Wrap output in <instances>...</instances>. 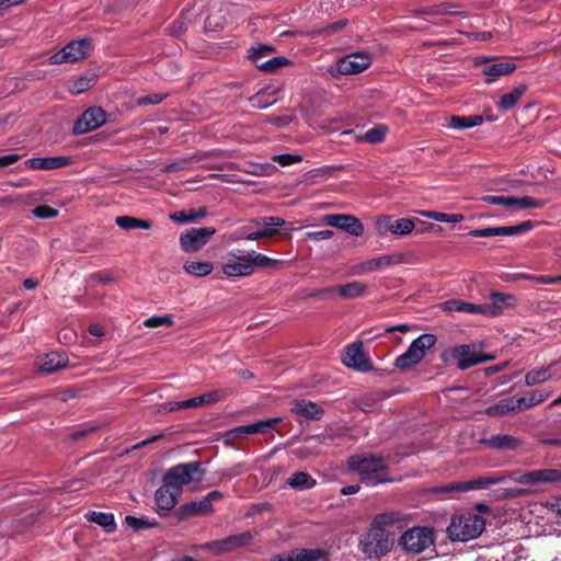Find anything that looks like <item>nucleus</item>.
<instances>
[{
    "label": "nucleus",
    "instance_id": "nucleus-5",
    "mask_svg": "<svg viewBox=\"0 0 561 561\" xmlns=\"http://www.w3.org/2000/svg\"><path fill=\"white\" fill-rule=\"evenodd\" d=\"M394 541V533H385L370 527L360 540V548L368 558H379L391 550Z\"/></svg>",
    "mask_w": 561,
    "mask_h": 561
},
{
    "label": "nucleus",
    "instance_id": "nucleus-43",
    "mask_svg": "<svg viewBox=\"0 0 561 561\" xmlns=\"http://www.w3.org/2000/svg\"><path fill=\"white\" fill-rule=\"evenodd\" d=\"M514 279H527L533 280L539 284L554 285L561 283V274L558 276H542V275H533L526 273H517L513 276Z\"/></svg>",
    "mask_w": 561,
    "mask_h": 561
},
{
    "label": "nucleus",
    "instance_id": "nucleus-7",
    "mask_svg": "<svg viewBox=\"0 0 561 561\" xmlns=\"http://www.w3.org/2000/svg\"><path fill=\"white\" fill-rule=\"evenodd\" d=\"M433 542V531L427 527H414L405 531L400 538L402 548L411 553H420Z\"/></svg>",
    "mask_w": 561,
    "mask_h": 561
},
{
    "label": "nucleus",
    "instance_id": "nucleus-9",
    "mask_svg": "<svg viewBox=\"0 0 561 561\" xmlns=\"http://www.w3.org/2000/svg\"><path fill=\"white\" fill-rule=\"evenodd\" d=\"M282 422L280 417L262 420L252 424L240 425L228 430L225 433L226 442L240 439L254 434H265Z\"/></svg>",
    "mask_w": 561,
    "mask_h": 561
},
{
    "label": "nucleus",
    "instance_id": "nucleus-8",
    "mask_svg": "<svg viewBox=\"0 0 561 561\" xmlns=\"http://www.w3.org/2000/svg\"><path fill=\"white\" fill-rule=\"evenodd\" d=\"M222 273L227 277H245L253 273L248 251L232 250L222 265Z\"/></svg>",
    "mask_w": 561,
    "mask_h": 561
},
{
    "label": "nucleus",
    "instance_id": "nucleus-53",
    "mask_svg": "<svg viewBox=\"0 0 561 561\" xmlns=\"http://www.w3.org/2000/svg\"><path fill=\"white\" fill-rule=\"evenodd\" d=\"M125 523L127 524V526L138 530V529H145V528H150L154 525V523L152 522H149L148 519H145V518H138V517H134V516H126L125 517Z\"/></svg>",
    "mask_w": 561,
    "mask_h": 561
},
{
    "label": "nucleus",
    "instance_id": "nucleus-50",
    "mask_svg": "<svg viewBox=\"0 0 561 561\" xmlns=\"http://www.w3.org/2000/svg\"><path fill=\"white\" fill-rule=\"evenodd\" d=\"M95 83V78L91 77H81L79 78L72 85V93L80 94L88 89H90Z\"/></svg>",
    "mask_w": 561,
    "mask_h": 561
},
{
    "label": "nucleus",
    "instance_id": "nucleus-16",
    "mask_svg": "<svg viewBox=\"0 0 561 561\" xmlns=\"http://www.w3.org/2000/svg\"><path fill=\"white\" fill-rule=\"evenodd\" d=\"M181 490L173 488L165 479L162 485L156 491L154 500L159 513L167 514L171 511L181 495Z\"/></svg>",
    "mask_w": 561,
    "mask_h": 561
},
{
    "label": "nucleus",
    "instance_id": "nucleus-11",
    "mask_svg": "<svg viewBox=\"0 0 561 561\" xmlns=\"http://www.w3.org/2000/svg\"><path fill=\"white\" fill-rule=\"evenodd\" d=\"M106 122V113L99 106H91L83 112L73 125V134L82 135L98 129Z\"/></svg>",
    "mask_w": 561,
    "mask_h": 561
},
{
    "label": "nucleus",
    "instance_id": "nucleus-57",
    "mask_svg": "<svg viewBox=\"0 0 561 561\" xmlns=\"http://www.w3.org/2000/svg\"><path fill=\"white\" fill-rule=\"evenodd\" d=\"M259 225H261V228H273L277 226H283L285 224V220L280 217H264L260 221H257Z\"/></svg>",
    "mask_w": 561,
    "mask_h": 561
},
{
    "label": "nucleus",
    "instance_id": "nucleus-12",
    "mask_svg": "<svg viewBox=\"0 0 561 561\" xmlns=\"http://www.w3.org/2000/svg\"><path fill=\"white\" fill-rule=\"evenodd\" d=\"M214 228H192L180 236V244L184 252H196L201 250L208 241V239L215 234Z\"/></svg>",
    "mask_w": 561,
    "mask_h": 561
},
{
    "label": "nucleus",
    "instance_id": "nucleus-2",
    "mask_svg": "<svg viewBox=\"0 0 561 561\" xmlns=\"http://www.w3.org/2000/svg\"><path fill=\"white\" fill-rule=\"evenodd\" d=\"M348 469L356 472L360 481L367 485L375 486L380 483L392 481L385 477L387 465L382 457L376 455H355L347 460Z\"/></svg>",
    "mask_w": 561,
    "mask_h": 561
},
{
    "label": "nucleus",
    "instance_id": "nucleus-30",
    "mask_svg": "<svg viewBox=\"0 0 561 561\" xmlns=\"http://www.w3.org/2000/svg\"><path fill=\"white\" fill-rule=\"evenodd\" d=\"M286 483L294 490L302 491L312 489L317 481L307 472H295L289 477Z\"/></svg>",
    "mask_w": 561,
    "mask_h": 561
},
{
    "label": "nucleus",
    "instance_id": "nucleus-48",
    "mask_svg": "<svg viewBox=\"0 0 561 561\" xmlns=\"http://www.w3.org/2000/svg\"><path fill=\"white\" fill-rule=\"evenodd\" d=\"M173 323V317L170 314L153 316L144 321V325L147 328H158L162 325L171 327Z\"/></svg>",
    "mask_w": 561,
    "mask_h": 561
},
{
    "label": "nucleus",
    "instance_id": "nucleus-60",
    "mask_svg": "<svg viewBox=\"0 0 561 561\" xmlns=\"http://www.w3.org/2000/svg\"><path fill=\"white\" fill-rule=\"evenodd\" d=\"M272 48L266 45H259L250 49V58L257 64L259 59L270 53Z\"/></svg>",
    "mask_w": 561,
    "mask_h": 561
},
{
    "label": "nucleus",
    "instance_id": "nucleus-34",
    "mask_svg": "<svg viewBox=\"0 0 561 561\" xmlns=\"http://www.w3.org/2000/svg\"><path fill=\"white\" fill-rule=\"evenodd\" d=\"M483 117L480 115L471 116H451L449 118V127L454 129H467L481 125Z\"/></svg>",
    "mask_w": 561,
    "mask_h": 561
},
{
    "label": "nucleus",
    "instance_id": "nucleus-24",
    "mask_svg": "<svg viewBox=\"0 0 561 561\" xmlns=\"http://www.w3.org/2000/svg\"><path fill=\"white\" fill-rule=\"evenodd\" d=\"M440 308L445 312H463V313H478L483 314V305L466 302L459 299H450L444 301Z\"/></svg>",
    "mask_w": 561,
    "mask_h": 561
},
{
    "label": "nucleus",
    "instance_id": "nucleus-18",
    "mask_svg": "<svg viewBox=\"0 0 561 561\" xmlns=\"http://www.w3.org/2000/svg\"><path fill=\"white\" fill-rule=\"evenodd\" d=\"M491 304L483 305L484 316L496 317L503 313L506 308L513 307L515 304V297L511 294H504L493 291L490 295Z\"/></svg>",
    "mask_w": 561,
    "mask_h": 561
},
{
    "label": "nucleus",
    "instance_id": "nucleus-54",
    "mask_svg": "<svg viewBox=\"0 0 561 561\" xmlns=\"http://www.w3.org/2000/svg\"><path fill=\"white\" fill-rule=\"evenodd\" d=\"M33 215L37 218L49 219L58 215V210L47 205H39L32 210Z\"/></svg>",
    "mask_w": 561,
    "mask_h": 561
},
{
    "label": "nucleus",
    "instance_id": "nucleus-37",
    "mask_svg": "<svg viewBox=\"0 0 561 561\" xmlns=\"http://www.w3.org/2000/svg\"><path fill=\"white\" fill-rule=\"evenodd\" d=\"M516 65L508 61L493 62L483 67V73L486 77H501L513 72Z\"/></svg>",
    "mask_w": 561,
    "mask_h": 561
},
{
    "label": "nucleus",
    "instance_id": "nucleus-63",
    "mask_svg": "<svg viewBox=\"0 0 561 561\" xmlns=\"http://www.w3.org/2000/svg\"><path fill=\"white\" fill-rule=\"evenodd\" d=\"M222 394L224 392L219 390L207 392L202 394V401L204 404H211L217 402L222 397Z\"/></svg>",
    "mask_w": 561,
    "mask_h": 561
},
{
    "label": "nucleus",
    "instance_id": "nucleus-44",
    "mask_svg": "<svg viewBox=\"0 0 561 561\" xmlns=\"http://www.w3.org/2000/svg\"><path fill=\"white\" fill-rule=\"evenodd\" d=\"M387 130V127L383 125L376 126L365 131L359 139L368 144H378L385 139Z\"/></svg>",
    "mask_w": 561,
    "mask_h": 561
},
{
    "label": "nucleus",
    "instance_id": "nucleus-58",
    "mask_svg": "<svg viewBox=\"0 0 561 561\" xmlns=\"http://www.w3.org/2000/svg\"><path fill=\"white\" fill-rule=\"evenodd\" d=\"M334 232L332 230L311 231L306 233L307 240L321 241L332 238Z\"/></svg>",
    "mask_w": 561,
    "mask_h": 561
},
{
    "label": "nucleus",
    "instance_id": "nucleus-40",
    "mask_svg": "<svg viewBox=\"0 0 561 561\" xmlns=\"http://www.w3.org/2000/svg\"><path fill=\"white\" fill-rule=\"evenodd\" d=\"M526 92L525 85H519L512 90L508 93H505L499 103V108L501 111H508L511 110L517 101L520 99V96Z\"/></svg>",
    "mask_w": 561,
    "mask_h": 561
},
{
    "label": "nucleus",
    "instance_id": "nucleus-1",
    "mask_svg": "<svg viewBox=\"0 0 561 561\" xmlns=\"http://www.w3.org/2000/svg\"><path fill=\"white\" fill-rule=\"evenodd\" d=\"M514 481L525 485H537L543 483H557L561 481V469L545 468L526 472L515 470L510 474L495 473L492 476L479 477L477 479L465 482H451L440 486H434L430 491L432 493L451 494L455 492H467L471 490H483L491 485ZM451 497V495H448Z\"/></svg>",
    "mask_w": 561,
    "mask_h": 561
},
{
    "label": "nucleus",
    "instance_id": "nucleus-61",
    "mask_svg": "<svg viewBox=\"0 0 561 561\" xmlns=\"http://www.w3.org/2000/svg\"><path fill=\"white\" fill-rule=\"evenodd\" d=\"M164 96L162 94L153 93L138 99V104L142 106L150 104H159L160 102H162Z\"/></svg>",
    "mask_w": 561,
    "mask_h": 561
},
{
    "label": "nucleus",
    "instance_id": "nucleus-52",
    "mask_svg": "<svg viewBox=\"0 0 561 561\" xmlns=\"http://www.w3.org/2000/svg\"><path fill=\"white\" fill-rule=\"evenodd\" d=\"M393 228V219L391 216L383 215L377 218L376 220V229L380 234H385L387 232L392 233Z\"/></svg>",
    "mask_w": 561,
    "mask_h": 561
},
{
    "label": "nucleus",
    "instance_id": "nucleus-55",
    "mask_svg": "<svg viewBox=\"0 0 561 561\" xmlns=\"http://www.w3.org/2000/svg\"><path fill=\"white\" fill-rule=\"evenodd\" d=\"M481 201L492 205H501L506 208H508V203L511 202L508 196L504 195H484L481 197Z\"/></svg>",
    "mask_w": 561,
    "mask_h": 561
},
{
    "label": "nucleus",
    "instance_id": "nucleus-29",
    "mask_svg": "<svg viewBox=\"0 0 561 561\" xmlns=\"http://www.w3.org/2000/svg\"><path fill=\"white\" fill-rule=\"evenodd\" d=\"M517 404V399L506 398L486 408L485 412L490 416L505 415L512 412L519 411Z\"/></svg>",
    "mask_w": 561,
    "mask_h": 561
},
{
    "label": "nucleus",
    "instance_id": "nucleus-38",
    "mask_svg": "<svg viewBox=\"0 0 561 561\" xmlns=\"http://www.w3.org/2000/svg\"><path fill=\"white\" fill-rule=\"evenodd\" d=\"M115 224L121 228L125 230H131V229H150L151 228V221L144 220L130 216H119L116 217Z\"/></svg>",
    "mask_w": 561,
    "mask_h": 561
},
{
    "label": "nucleus",
    "instance_id": "nucleus-49",
    "mask_svg": "<svg viewBox=\"0 0 561 561\" xmlns=\"http://www.w3.org/2000/svg\"><path fill=\"white\" fill-rule=\"evenodd\" d=\"M286 64L287 59L282 57H274L265 62L257 64L256 67L266 72H274Z\"/></svg>",
    "mask_w": 561,
    "mask_h": 561
},
{
    "label": "nucleus",
    "instance_id": "nucleus-23",
    "mask_svg": "<svg viewBox=\"0 0 561 561\" xmlns=\"http://www.w3.org/2000/svg\"><path fill=\"white\" fill-rule=\"evenodd\" d=\"M25 165L34 170H55L65 167L69 163V158L66 157H47V158H31L27 159Z\"/></svg>",
    "mask_w": 561,
    "mask_h": 561
},
{
    "label": "nucleus",
    "instance_id": "nucleus-27",
    "mask_svg": "<svg viewBox=\"0 0 561 561\" xmlns=\"http://www.w3.org/2000/svg\"><path fill=\"white\" fill-rule=\"evenodd\" d=\"M423 358L424 357L417 350L416 344L412 342L408 350L396 358L394 366L399 369H407L419 364Z\"/></svg>",
    "mask_w": 561,
    "mask_h": 561
},
{
    "label": "nucleus",
    "instance_id": "nucleus-17",
    "mask_svg": "<svg viewBox=\"0 0 561 561\" xmlns=\"http://www.w3.org/2000/svg\"><path fill=\"white\" fill-rule=\"evenodd\" d=\"M343 364L359 371H369L373 366L362 350V343H353L347 346L343 357Z\"/></svg>",
    "mask_w": 561,
    "mask_h": 561
},
{
    "label": "nucleus",
    "instance_id": "nucleus-3",
    "mask_svg": "<svg viewBox=\"0 0 561 561\" xmlns=\"http://www.w3.org/2000/svg\"><path fill=\"white\" fill-rule=\"evenodd\" d=\"M485 528V520L476 513H463L451 518L447 534L453 541H469L479 537Z\"/></svg>",
    "mask_w": 561,
    "mask_h": 561
},
{
    "label": "nucleus",
    "instance_id": "nucleus-51",
    "mask_svg": "<svg viewBox=\"0 0 561 561\" xmlns=\"http://www.w3.org/2000/svg\"><path fill=\"white\" fill-rule=\"evenodd\" d=\"M272 160L280 164L282 167L291 165L302 161L301 156L291 153L275 154Z\"/></svg>",
    "mask_w": 561,
    "mask_h": 561
},
{
    "label": "nucleus",
    "instance_id": "nucleus-41",
    "mask_svg": "<svg viewBox=\"0 0 561 561\" xmlns=\"http://www.w3.org/2000/svg\"><path fill=\"white\" fill-rule=\"evenodd\" d=\"M508 199L511 201L508 203V208L517 207L519 209H526V208H540L543 206V202L533 198V197H529V196H522V197L508 196Z\"/></svg>",
    "mask_w": 561,
    "mask_h": 561
},
{
    "label": "nucleus",
    "instance_id": "nucleus-32",
    "mask_svg": "<svg viewBox=\"0 0 561 561\" xmlns=\"http://www.w3.org/2000/svg\"><path fill=\"white\" fill-rule=\"evenodd\" d=\"M85 517L89 522L102 526L106 530V533H113L116 528L114 515L111 513L92 511L87 513Z\"/></svg>",
    "mask_w": 561,
    "mask_h": 561
},
{
    "label": "nucleus",
    "instance_id": "nucleus-6",
    "mask_svg": "<svg viewBox=\"0 0 561 561\" xmlns=\"http://www.w3.org/2000/svg\"><path fill=\"white\" fill-rule=\"evenodd\" d=\"M92 49V44L88 38H81L68 43L61 50L51 55L48 59L50 65L66 62H76L85 58Z\"/></svg>",
    "mask_w": 561,
    "mask_h": 561
},
{
    "label": "nucleus",
    "instance_id": "nucleus-36",
    "mask_svg": "<svg viewBox=\"0 0 561 561\" xmlns=\"http://www.w3.org/2000/svg\"><path fill=\"white\" fill-rule=\"evenodd\" d=\"M248 254L253 271L255 270V267L277 268L279 265H282V261L271 259L262 253L255 252L254 250L248 251Z\"/></svg>",
    "mask_w": 561,
    "mask_h": 561
},
{
    "label": "nucleus",
    "instance_id": "nucleus-56",
    "mask_svg": "<svg viewBox=\"0 0 561 561\" xmlns=\"http://www.w3.org/2000/svg\"><path fill=\"white\" fill-rule=\"evenodd\" d=\"M469 236L474 238H490L499 236L497 227H489L482 229H473L469 232Z\"/></svg>",
    "mask_w": 561,
    "mask_h": 561
},
{
    "label": "nucleus",
    "instance_id": "nucleus-26",
    "mask_svg": "<svg viewBox=\"0 0 561 561\" xmlns=\"http://www.w3.org/2000/svg\"><path fill=\"white\" fill-rule=\"evenodd\" d=\"M484 444L499 450H515L520 446V440L513 435L499 434L486 438Z\"/></svg>",
    "mask_w": 561,
    "mask_h": 561
},
{
    "label": "nucleus",
    "instance_id": "nucleus-10",
    "mask_svg": "<svg viewBox=\"0 0 561 561\" xmlns=\"http://www.w3.org/2000/svg\"><path fill=\"white\" fill-rule=\"evenodd\" d=\"M371 64V58L369 55L364 53H354L347 56L340 58L334 67V70L331 69L330 72L333 75L336 71L340 75H356L366 70Z\"/></svg>",
    "mask_w": 561,
    "mask_h": 561
},
{
    "label": "nucleus",
    "instance_id": "nucleus-64",
    "mask_svg": "<svg viewBox=\"0 0 561 561\" xmlns=\"http://www.w3.org/2000/svg\"><path fill=\"white\" fill-rule=\"evenodd\" d=\"M20 158H21V156L18 154V153H10V154H5V156H0V168H4V167H8L10 164H13L16 161H19Z\"/></svg>",
    "mask_w": 561,
    "mask_h": 561
},
{
    "label": "nucleus",
    "instance_id": "nucleus-22",
    "mask_svg": "<svg viewBox=\"0 0 561 561\" xmlns=\"http://www.w3.org/2000/svg\"><path fill=\"white\" fill-rule=\"evenodd\" d=\"M68 363V358L65 355H61L57 352H51L41 356L37 359V367L41 371L46 374H51L62 367H65Z\"/></svg>",
    "mask_w": 561,
    "mask_h": 561
},
{
    "label": "nucleus",
    "instance_id": "nucleus-62",
    "mask_svg": "<svg viewBox=\"0 0 561 561\" xmlns=\"http://www.w3.org/2000/svg\"><path fill=\"white\" fill-rule=\"evenodd\" d=\"M248 470H250V468L247 467L245 463L240 462L233 466L229 471L225 472L224 477L227 479H232L233 477H237Z\"/></svg>",
    "mask_w": 561,
    "mask_h": 561
},
{
    "label": "nucleus",
    "instance_id": "nucleus-15",
    "mask_svg": "<svg viewBox=\"0 0 561 561\" xmlns=\"http://www.w3.org/2000/svg\"><path fill=\"white\" fill-rule=\"evenodd\" d=\"M561 378V360L551 363L546 367H535L528 370L525 375V385L534 387L541 385L551 379Z\"/></svg>",
    "mask_w": 561,
    "mask_h": 561
},
{
    "label": "nucleus",
    "instance_id": "nucleus-39",
    "mask_svg": "<svg viewBox=\"0 0 561 561\" xmlns=\"http://www.w3.org/2000/svg\"><path fill=\"white\" fill-rule=\"evenodd\" d=\"M183 268L190 275L203 277L211 273L214 266L210 262L186 261Z\"/></svg>",
    "mask_w": 561,
    "mask_h": 561
},
{
    "label": "nucleus",
    "instance_id": "nucleus-19",
    "mask_svg": "<svg viewBox=\"0 0 561 561\" xmlns=\"http://www.w3.org/2000/svg\"><path fill=\"white\" fill-rule=\"evenodd\" d=\"M393 261V256L391 255H382L379 257L369 259L358 264L352 265L348 270V275L359 276L370 272L379 271L386 266L391 265Z\"/></svg>",
    "mask_w": 561,
    "mask_h": 561
},
{
    "label": "nucleus",
    "instance_id": "nucleus-33",
    "mask_svg": "<svg viewBox=\"0 0 561 561\" xmlns=\"http://www.w3.org/2000/svg\"><path fill=\"white\" fill-rule=\"evenodd\" d=\"M549 394L550 393L545 390H534L529 392L528 396L518 398L517 407L519 408V411L529 409L543 402L549 397Z\"/></svg>",
    "mask_w": 561,
    "mask_h": 561
},
{
    "label": "nucleus",
    "instance_id": "nucleus-59",
    "mask_svg": "<svg viewBox=\"0 0 561 561\" xmlns=\"http://www.w3.org/2000/svg\"><path fill=\"white\" fill-rule=\"evenodd\" d=\"M276 233H277L276 229H273V228H260L257 231L249 233L245 237V239L254 241V240H257L260 238L274 236Z\"/></svg>",
    "mask_w": 561,
    "mask_h": 561
},
{
    "label": "nucleus",
    "instance_id": "nucleus-14",
    "mask_svg": "<svg viewBox=\"0 0 561 561\" xmlns=\"http://www.w3.org/2000/svg\"><path fill=\"white\" fill-rule=\"evenodd\" d=\"M323 224L330 227L339 228L354 237L364 233V226L355 216L346 214H331L323 217Z\"/></svg>",
    "mask_w": 561,
    "mask_h": 561
},
{
    "label": "nucleus",
    "instance_id": "nucleus-45",
    "mask_svg": "<svg viewBox=\"0 0 561 561\" xmlns=\"http://www.w3.org/2000/svg\"><path fill=\"white\" fill-rule=\"evenodd\" d=\"M296 554V561H325L327 553L321 549H302Z\"/></svg>",
    "mask_w": 561,
    "mask_h": 561
},
{
    "label": "nucleus",
    "instance_id": "nucleus-4",
    "mask_svg": "<svg viewBox=\"0 0 561 561\" xmlns=\"http://www.w3.org/2000/svg\"><path fill=\"white\" fill-rule=\"evenodd\" d=\"M205 470L198 461H191L176 465L170 468L163 479L168 481L173 488L181 490L184 485L190 483H198L203 480Z\"/></svg>",
    "mask_w": 561,
    "mask_h": 561
},
{
    "label": "nucleus",
    "instance_id": "nucleus-21",
    "mask_svg": "<svg viewBox=\"0 0 561 561\" xmlns=\"http://www.w3.org/2000/svg\"><path fill=\"white\" fill-rule=\"evenodd\" d=\"M290 410L300 419L308 421L320 420L324 414V410L319 404L306 399L293 401Z\"/></svg>",
    "mask_w": 561,
    "mask_h": 561
},
{
    "label": "nucleus",
    "instance_id": "nucleus-28",
    "mask_svg": "<svg viewBox=\"0 0 561 561\" xmlns=\"http://www.w3.org/2000/svg\"><path fill=\"white\" fill-rule=\"evenodd\" d=\"M366 284L353 280L344 285H336L335 289L337 293V296L344 299H355L360 296H363L366 291Z\"/></svg>",
    "mask_w": 561,
    "mask_h": 561
},
{
    "label": "nucleus",
    "instance_id": "nucleus-35",
    "mask_svg": "<svg viewBox=\"0 0 561 561\" xmlns=\"http://www.w3.org/2000/svg\"><path fill=\"white\" fill-rule=\"evenodd\" d=\"M455 357L458 358V367L460 369H467L480 362L481 358L470 355V347L468 345H460L455 350Z\"/></svg>",
    "mask_w": 561,
    "mask_h": 561
},
{
    "label": "nucleus",
    "instance_id": "nucleus-31",
    "mask_svg": "<svg viewBox=\"0 0 561 561\" xmlns=\"http://www.w3.org/2000/svg\"><path fill=\"white\" fill-rule=\"evenodd\" d=\"M206 215V208L199 207L198 209L191 208L188 210H180L172 213L170 215V219L178 224H188L194 222L199 218H204Z\"/></svg>",
    "mask_w": 561,
    "mask_h": 561
},
{
    "label": "nucleus",
    "instance_id": "nucleus-42",
    "mask_svg": "<svg viewBox=\"0 0 561 561\" xmlns=\"http://www.w3.org/2000/svg\"><path fill=\"white\" fill-rule=\"evenodd\" d=\"M421 215H423L426 218H431L436 221H439V222L457 224L463 219V216L461 214H447V213L431 211V210H424L421 213Z\"/></svg>",
    "mask_w": 561,
    "mask_h": 561
},
{
    "label": "nucleus",
    "instance_id": "nucleus-20",
    "mask_svg": "<svg viewBox=\"0 0 561 561\" xmlns=\"http://www.w3.org/2000/svg\"><path fill=\"white\" fill-rule=\"evenodd\" d=\"M222 494L219 491H211L199 501H192L182 507L184 514L206 515L213 512V502L220 500Z\"/></svg>",
    "mask_w": 561,
    "mask_h": 561
},
{
    "label": "nucleus",
    "instance_id": "nucleus-47",
    "mask_svg": "<svg viewBox=\"0 0 561 561\" xmlns=\"http://www.w3.org/2000/svg\"><path fill=\"white\" fill-rule=\"evenodd\" d=\"M436 341V336L431 333L421 334L419 337L413 340L423 357L425 356L426 352L435 345Z\"/></svg>",
    "mask_w": 561,
    "mask_h": 561
},
{
    "label": "nucleus",
    "instance_id": "nucleus-46",
    "mask_svg": "<svg viewBox=\"0 0 561 561\" xmlns=\"http://www.w3.org/2000/svg\"><path fill=\"white\" fill-rule=\"evenodd\" d=\"M415 224L410 218H401L393 220L392 234L397 236H407L412 232Z\"/></svg>",
    "mask_w": 561,
    "mask_h": 561
},
{
    "label": "nucleus",
    "instance_id": "nucleus-25",
    "mask_svg": "<svg viewBox=\"0 0 561 561\" xmlns=\"http://www.w3.org/2000/svg\"><path fill=\"white\" fill-rule=\"evenodd\" d=\"M402 519V515L399 512H386L375 516L370 527L383 530L385 533H394L392 528L400 524Z\"/></svg>",
    "mask_w": 561,
    "mask_h": 561
},
{
    "label": "nucleus",
    "instance_id": "nucleus-13",
    "mask_svg": "<svg viewBox=\"0 0 561 561\" xmlns=\"http://www.w3.org/2000/svg\"><path fill=\"white\" fill-rule=\"evenodd\" d=\"M252 535L249 531L228 536L224 539L213 540L204 545V548L214 553H225L245 547L251 542Z\"/></svg>",
    "mask_w": 561,
    "mask_h": 561
}]
</instances>
